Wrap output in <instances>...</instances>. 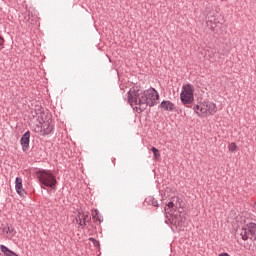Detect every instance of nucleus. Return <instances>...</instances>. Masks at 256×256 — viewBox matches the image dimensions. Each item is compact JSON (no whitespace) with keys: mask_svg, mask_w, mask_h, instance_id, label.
<instances>
[{"mask_svg":"<svg viewBox=\"0 0 256 256\" xmlns=\"http://www.w3.org/2000/svg\"><path fill=\"white\" fill-rule=\"evenodd\" d=\"M128 103L135 105L136 109L143 112L147 109V102L145 100V91L130 89L128 92Z\"/></svg>","mask_w":256,"mask_h":256,"instance_id":"1","label":"nucleus"},{"mask_svg":"<svg viewBox=\"0 0 256 256\" xmlns=\"http://www.w3.org/2000/svg\"><path fill=\"white\" fill-rule=\"evenodd\" d=\"M194 112L198 117H207L217 113V105L210 101H204L193 107Z\"/></svg>","mask_w":256,"mask_h":256,"instance_id":"2","label":"nucleus"},{"mask_svg":"<svg viewBox=\"0 0 256 256\" xmlns=\"http://www.w3.org/2000/svg\"><path fill=\"white\" fill-rule=\"evenodd\" d=\"M37 175L41 185H44V187H49L50 189H55V187H57V178L51 171L39 170Z\"/></svg>","mask_w":256,"mask_h":256,"instance_id":"3","label":"nucleus"},{"mask_svg":"<svg viewBox=\"0 0 256 256\" xmlns=\"http://www.w3.org/2000/svg\"><path fill=\"white\" fill-rule=\"evenodd\" d=\"M193 93H195V90H193V86L191 84H187L182 87L180 99L183 105H191V103L195 101Z\"/></svg>","mask_w":256,"mask_h":256,"instance_id":"4","label":"nucleus"},{"mask_svg":"<svg viewBox=\"0 0 256 256\" xmlns=\"http://www.w3.org/2000/svg\"><path fill=\"white\" fill-rule=\"evenodd\" d=\"M240 235L243 241H248V239H253L256 237V223L249 222L241 230Z\"/></svg>","mask_w":256,"mask_h":256,"instance_id":"5","label":"nucleus"},{"mask_svg":"<svg viewBox=\"0 0 256 256\" xmlns=\"http://www.w3.org/2000/svg\"><path fill=\"white\" fill-rule=\"evenodd\" d=\"M146 107H155L159 101V93L154 88L144 91Z\"/></svg>","mask_w":256,"mask_h":256,"instance_id":"6","label":"nucleus"},{"mask_svg":"<svg viewBox=\"0 0 256 256\" xmlns=\"http://www.w3.org/2000/svg\"><path fill=\"white\" fill-rule=\"evenodd\" d=\"M35 115H38V123H45L46 121H49L51 119V114L49 113V111H45V108L41 106H38L35 109Z\"/></svg>","mask_w":256,"mask_h":256,"instance_id":"7","label":"nucleus"},{"mask_svg":"<svg viewBox=\"0 0 256 256\" xmlns=\"http://www.w3.org/2000/svg\"><path fill=\"white\" fill-rule=\"evenodd\" d=\"M179 197H172L170 202L167 204V208H165L166 213H175L177 209L180 207Z\"/></svg>","mask_w":256,"mask_h":256,"instance_id":"8","label":"nucleus"},{"mask_svg":"<svg viewBox=\"0 0 256 256\" xmlns=\"http://www.w3.org/2000/svg\"><path fill=\"white\" fill-rule=\"evenodd\" d=\"M53 120H46V122H42V135H51L53 133Z\"/></svg>","mask_w":256,"mask_h":256,"instance_id":"9","label":"nucleus"},{"mask_svg":"<svg viewBox=\"0 0 256 256\" xmlns=\"http://www.w3.org/2000/svg\"><path fill=\"white\" fill-rule=\"evenodd\" d=\"M31 139V132L27 131L25 132L21 139H20V144L22 146V151H27L29 149V142Z\"/></svg>","mask_w":256,"mask_h":256,"instance_id":"10","label":"nucleus"},{"mask_svg":"<svg viewBox=\"0 0 256 256\" xmlns=\"http://www.w3.org/2000/svg\"><path fill=\"white\" fill-rule=\"evenodd\" d=\"M15 189L16 193H18L20 197H23V195H25V189H23V179H21L20 177H17L15 180Z\"/></svg>","mask_w":256,"mask_h":256,"instance_id":"11","label":"nucleus"},{"mask_svg":"<svg viewBox=\"0 0 256 256\" xmlns=\"http://www.w3.org/2000/svg\"><path fill=\"white\" fill-rule=\"evenodd\" d=\"M160 108L163 110V111H170V112H173L176 110V107L175 105L173 104V102L169 101V100H164L161 102L160 104Z\"/></svg>","mask_w":256,"mask_h":256,"instance_id":"12","label":"nucleus"},{"mask_svg":"<svg viewBox=\"0 0 256 256\" xmlns=\"http://www.w3.org/2000/svg\"><path fill=\"white\" fill-rule=\"evenodd\" d=\"M80 219L83 221V224H81V228H85L87 226V223L91 221V218L87 214H80L79 215Z\"/></svg>","mask_w":256,"mask_h":256,"instance_id":"13","label":"nucleus"},{"mask_svg":"<svg viewBox=\"0 0 256 256\" xmlns=\"http://www.w3.org/2000/svg\"><path fill=\"white\" fill-rule=\"evenodd\" d=\"M31 128L34 133H43V122H38V124L31 126Z\"/></svg>","mask_w":256,"mask_h":256,"instance_id":"14","label":"nucleus"},{"mask_svg":"<svg viewBox=\"0 0 256 256\" xmlns=\"http://www.w3.org/2000/svg\"><path fill=\"white\" fill-rule=\"evenodd\" d=\"M92 219L96 222V223H101V216H99V210H95L94 212H92Z\"/></svg>","mask_w":256,"mask_h":256,"instance_id":"15","label":"nucleus"},{"mask_svg":"<svg viewBox=\"0 0 256 256\" xmlns=\"http://www.w3.org/2000/svg\"><path fill=\"white\" fill-rule=\"evenodd\" d=\"M151 151L154 154V159H159V157H161V154L159 153V149H157L156 147H152Z\"/></svg>","mask_w":256,"mask_h":256,"instance_id":"16","label":"nucleus"},{"mask_svg":"<svg viewBox=\"0 0 256 256\" xmlns=\"http://www.w3.org/2000/svg\"><path fill=\"white\" fill-rule=\"evenodd\" d=\"M228 148H229V151H231L232 153H235V151H237V144L235 142H232L229 144Z\"/></svg>","mask_w":256,"mask_h":256,"instance_id":"17","label":"nucleus"},{"mask_svg":"<svg viewBox=\"0 0 256 256\" xmlns=\"http://www.w3.org/2000/svg\"><path fill=\"white\" fill-rule=\"evenodd\" d=\"M4 232H5L7 235H9L10 237L13 236V234H11V233H13V229H11L10 227L4 228Z\"/></svg>","mask_w":256,"mask_h":256,"instance_id":"18","label":"nucleus"},{"mask_svg":"<svg viewBox=\"0 0 256 256\" xmlns=\"http://www.w3.org/2000/svg\"><path fill=\"white\" fill-rule=\"evenodd\" d=\"M89 241H91V243H93L94 247H99V241L95 238H89Z\"/></svg>","mask_w":256,"mask_h":256,"instance_id":"19","label":"nucleus"},{"mask_svg":"<svg viewBox=\"0 0 256 256\" xmlns=\"http://www.w3.org/2000/svg\"><path fill=\"white\" fill-rule=\"evenodd\" d=\"M4 43L5 39H3V37L0 36V50L5 48Z\"/></svg>","mask_w":256,"mask_h":256,"instance_id":"20","label":"nucleus"},{"mask_svg":"<svg viewBox=\"0 0 256 256\" xmlns=\"http://www.w3.org/2000/svg\"><path fill=\"white\" fill-rule=\"evenodd\" d=\"M31 115H32L33 118L36 117V119H39V114H35V110L32 111Z\"/></svg>","mask_w":256,"mask_h":256,"instance_id":"21","label":"nucleus"},{"mask_svg":"<svg viewBox=\"0 0 256 256\" xmlns=\"http://www.w3.org/2000/svg\"><path fill=\"white\" fill-rule=\"evenodd\" d=\"M152 205H153V207H159V203H157V201H153Z\"/></svg>","mask_w":256,"mask_h":256,"instance_id":"22","label":"nucleus"},{"mask_svg":"<svg viewBox=\"0 0 256 256\" xmlns=\"http://www.w3.org/2000/svg\"><path fill=\"white\" fill-rule=\"evenodd\" d=\"M79 225L81 227V225H83V220L81 219V216H79Z\"/></svg>","mask_w":256,"mask_h":256,"instance_id":"23","label":"nucleus"},{"mask_svg":"<svg viewBox=\"0 0 256 256\" xmlns=\"http://www.w3.org/2000/svg\"><path fill=\"white\" fill-rule=\"evenodd\" d=\"M218 256H229V254L228 253H221Z\"/></svg>","mask_w":256,"mask_h":256,"instance_id":"24","label":"nucleus"}]
</instances>
